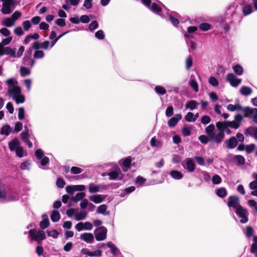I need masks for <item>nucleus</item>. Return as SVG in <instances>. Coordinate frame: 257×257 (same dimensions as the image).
Here are the masks:
<instances>
[{"instance_id": "obj_1", "label": "nucleus", "mask_w": 257, "mask_h": 257, "mask_svg": "<svg viewBox=\"0 0 257 257\" xmlns=\"http://www.w3.org/2000/svg\"><path fill=\"white\" fill-rule=\"evenodd\" d=\"M234 120L232 121L225 120L223 121H217L215 125L217 132H214L215 126L213 124H210L205 130V133L208 136L209 141L219 144L221 143L224 138V133L228 135L231 134V128L238 129L243 120V116L241 114L235 115Z\"/></svg>"}, {"instance_id": "obj_2", "label": "nucleus", "mask_w": 257, "mask_h": 257, "mask_svg": "<svg viewBox=\"0 0 257 257\" xmlns=\"http://www.w3.org/2000/svg\"><path fill=\"white\" fill-rule=\"evenodd\" d=\"M8 85L7 94L14 100L17 104L23 103L25 101V96L22 94L20 87L14 78H10L6 81Z\"/></svg>"}, {"instance_id": "obj_3", "label": "nucleus", "mask_w": 257, "mask_h": 257, "mask_svg": "<svg viewBox=\"0 0 257 257\" xmlns=\"http://www.w3.org/2000/svg\"><path fill=\"white\" fill-rule=\"evenodd\" d=\"M29 236L31 240L37 241L38 244H41L42 241L46 238L45 233L42 230L37 231L35 229H31L29 231Z\"/></svg>"}, {"instance_id": "obj_4", "label": "nucleus", "mask_w": 257, "mask_h": 257, "mask_svg": "<svg viewBox=\"0 0 257 257\" xmlns=\"http://www.w3.org/2000/svg\"><path fill=\"white\" fill-rule=\"evenodd\" d=\"M243 112L244 113V117H248L252 120L253 122L257 123V108L245 107Z\"/></svg>"}, {"instance_id": "obj_5", "label": "nucleus", "mask_w": 257, "mask_h": 257, "mask_svg": "<svg viewBox=\"0 0 257 257\" xmlns=\"http://www.w3.org/2000/svg\"><path fill=\"white\" fill-rule=\"evenodd\" d=\"M107 229L104 226H99L94 230L95 238L97 241H102L107 237Z\"/></svg>"}, {"instance_id": "obj_6", "label": "nucleus", "mask_w": 257, "mask_h": 257, "mask_svg": "<svg viewBox=\"0 0 257 257\" xmlns=\"http://www.w3.org/2000/svg\"><path fill=\"white\" fill-rule=\"evenodd\" d=\"M183 168L188 172H193L195 169V164L192 158H187L182 162Z\"/></svg>"}, {"instance_id": "obj_7", "label": "nucleus", "mask_w": 257, "mask_h": 257, "mask_svg": "<svg viewBox=\"0 0 257 257\" xmlns=\"http://www.w3.org/2000/svg\"><path fill=\"white\" fill-rule=\"evenodd\" d=\"M88 191L90 193H95L98 192H102L106 190L107 187L102 184H96L93 183H90L88 186Z\"/></svg>"}, {"instance_id": "obj_8", "label": "nucleus", "mask_w": 257, "mask_h": 257, "mask_svg": "<svg viewBox=\"0 0 257 257\" xmlns=\"http://www.w3.org/2000/svg\"><path fill=\"white\" fill-rule=\"evenodd\" d=\"M228 206L235 209H243L239 204V199L235 195L230 196L228 198Z\"/></svg>"}, {"instance_id": "obj_9", "label": "nucleus", "mask_w": 257, "mask_h": 257, "mask_svg": "<svg viewBox=\"0 0 257 257\" xmlns=\"http://www.w3.org/2000/svg\"><path fill=\"white\" fill-rule=\"evenodd\" d=\"M227 81H228L230 84L234 87L238 86L241 82V80L237 77L233 73H228L226 76Z\"/></svg>"}, {"instance_id": "obj_10", "label": "nucleus", "mask_w": 257, "mask_h": 257, "mask_svg": "<svg viewBox=\"0 0 257 257\" xmlns=\"http://www.w3.org/2000/svg\"><path fill=\"white\" fill-rule=\"evenodd\" d=\"M85 186L83 185H69L66 187V191L70 195L73 194L75 191H83L85 190Z\"/></svg>"}, {"instance_id": "obj_11", "label": "nucleus", "mask_w": 257, "mask_h": 257, "mask_svg": "<svg viewBox=\"0 0 257 257\" xmlns=\"http://www.w3.org/2000/svg\"><path fill=\"white\" fill-rule=\"evenodd\" d=\"M143 3L148 8H149L155 14H159L161 12L162 9L160 6H159L156 3H153L152 6L150 5L151 4V0H141Z\"/></svg>"}, {"instance_id": "obj_12", "label": "nucleus", "mask_w": 257, "mask_h": 257, "mask_svg": "<svg viewBox=\"0 0 257 257\" xmlns=\"http://www.w3.org/2000/svg\"><path fill=\"white\" fill-rule=\"evenodd\" d=\"M25 130L21 134L22 140L27 145L29 148L32 147V143L29 141V130L27 126H25Z\"/></svg>"}, {"instance_id": "obj_13", "label": "nucleus", "mask_w": 257, "mask_h": 257, "mask_svg": "<svg viewBox=\"0 0 257 257\" xmlns=\"http://www.w3.org/2000/svg\"><path fill=\"white\" fill-rule=\"evenodd\" d=\"M237 215L241 218L240 221L241 223H245L248 221L247 210H235Z\"/></svg>"}, {"instance_id": "obj_14", "label": "nucleus", "mask_w": 257, "mask_h": 257, "mask_svg": "<svg viewBox=\"0 0 257 257\" xmlns=\"http://www.w3.org/2000/svg\"><path fill=\"white\" fill-rule=\"evenodd\" d=\"M7 193L5 184L0 180V202L6 201Z\"/></svg>"}, {"instance_id": "obj_15", "label": "nucleus", "mask_w": 257, "mask_h": 257, "mask_svg": "<svg viewBox=\"0 0 257 257\" xmlns=\"http://www.w3.org/2000/svg\"><path fill=\"white\" fill-rule=\"evenodd\" d=\"M226 148L228 149L235 148L238 144V141L234 137H231L225 141Z\"/></svg>"}, {"instance_id": "obj_16", "label": "nucleus", "mask_w": 257, "mask_h": 257, "mask_svg": "<svg viewBox=\"0 0 257 257\" xmlns=\"http://www.w3.org/2000/svg\"><path fill=\"white\" fill-rule=\"evenodd\" d=\"M182 118L181 114H176L168 121V125L171 127H174Z\"/></svg>"}, {"instance_id": "obj_17", "label": "nucleus", "mask_w": 257, "mask_h": 257, "mask_svg": "<svg viewBox=\"0 0 257 257\" xmlns=\"http://www.w3.org/2000/svg\"><path fill=\"white\" fill-rule=\"evenodd\" d=\"M80 238L88 243H92L94 241V236L91 233H82L80 235Z\"/></svg>"}, {"instance_id": "obj_18", "label": "nucleus", "mask_w": 257, "mask_h": 257, "mask_svg": "<svg viewBox=\"0 0 257 257\" xmlns=\"http://www.w3.org/2000/svg\"><path fill=\"white\" fill-rule=\"evenodd\" d=\"M81 252L84 254L87 255L89 256H100L102 254V252L101 250L97 249L95 250L94 252H91L89 250V249L87 248H82L81 249Z\"/></svg>"}, {"instance_id": "obj_19", "label": "nucleus", "mask_w": 257, "mask_h": 257, "mask_svg": "<svg viewBox=\"0 0 257 257\" xmlns=\"http://www.w3.org/2000/svg\"><path fill=\"white\" fill-rule=\"evenodd\" d=\"M246 136H249L253 137L257 140V127H249L247 128L245 132Z\"/></svg>"}, {"instance_id": "obj_20", "label": "nucleus", "mask_w": 257, "mask_h": 257, "mask_svg": "<svg viewBox=\"0 0 257 257\" xmlns=\"http://www.w3.org/2000/svg\"><path fill=\"white\" fill-rule=\"evenodd\" d=\"M105 198L104 195L99 194L90 196L89 200L95 203H101Z\"/></svg>"}, {"instance_id": "obj_21", "label": "nucleus", "mask_w": 257, "mask_h": 257, "mask_svg": "<svg viewBox=\"0 0 257 257\" xmlns=\"http://www.w3.org/2000/svg\"><path fill=\"white\" fill-rule=\"evenodd\" d=\"M19 141L17 139H14L9 143V148L11 151L16 150V149L19 147Z\"/></svg>"}, {"instance_id": "obj_22", "label": "nucleus", "mask_w": 257, "mask_h": 257, "mask_svg": "<svg viewBox=\"0 0 257 257\" xmlns=\"http://www.w3.org/2000/svg\"><path fill=\"white\" fill-rule=\"evenodd\" d=\"M51 219L53 222H58L60 219V213L57 210H53L50 216Z\"/></svg>"}, {"instance_id": "obj_23", "label": "nucleus", "mask_w": 257, "mask_h": 257, "mask_svg": "<svg viewBox=\"0 0 257 257\" xmlns=\"http://www.w3.org/2000/svg\"><path fill=\"white\" fill-rule=\"evenodd\" d=\"M243 108L244 107L241 106L239 104H236L235 105L229 104L227 106V110L230 111H234L235 110H241L243 111Z\"/></svg>"}, {"instance_id": "obj_24", "label": "nucleus", "mask_w": 257, "mask_h": 257, "mask_svg": "<svg viewBox=\"0 0 257 257\" xmlns=\"http://www.w3.org/2000/svg\"><path fill=\"white\" fill-rule=\"evenodd\" d=\"M106 245L107 247L111 249V253L113 255L117 254L119 252V250L118 248L111 241L107 242Z\"/></svg>"}, {"instance_id": "obj_25", "label": "nucleus", "mask_w": 257, "mask_h": 257, "mask_svg": "<svg viewBox=\"0 0 257 257\" xmlns=\"http://www.w3.org/2000/svg\"><path fill=\"white\" fill-rule=\"evenodd\" d=\"M39 38V35L37 33H35L34 35H28L25 37L24 41V44L27 45L29 44L32 39L38 40Z\"/></svg>"}, {"instance_id": "obj_26", "label": "nucleus", "mask_w": 257, "mask_h": 257, "mask_svg": "<svg viewBox=\"0 0 257 257\" xmlns=\"http://www.w3.org/2000/svg\"><path fill=\"white\" fill-rule=\"evenodd\" d=\"M81 210V211L79 212H78V211H76V212L75 219L77 221L84 220L86 218V217L87 215V212L81 211L82 210Z\"/></svg>"}, {"instance_id": "obj_27", "label": "nucleus", "mask_w": 257, "mask_h": 257, "mask_svg": "<svg viewBox=\"0 0 257 257\" xmlns=\"http://www.w3.org/2000/svg\"><path fill=\"white\" fill-rule=\"evenodd\" d=\"M252 89L248 86H243L240 89V93L244 96H248L252 93Z\"/></svg>"}, {"instance_id": "obj_28", "label": "nucleus", "mask_w": 257, "mask_h": 257, "mask_svg": "<svg viewBox=\"0 0 257 257\" xmlns=\"http://www.w3.org/2000/svg\"><path fill=\"white\" fill-rule=\"evenodd\" d=\"M198 105V103L195 100H192L187 102L186 103V108L192 110L197 109Z\"/></svg>"}, {"instance_id": "obj_29", "label": "nucleus", "mask_w": 257, "mask_h": 257, "mask_svg": "<svg viewBox=\"0 0 257 257\" xmlns=\"http://www.w3.org/2000/svg\"><path fill=\"white\" fill-rule=\"evenodd\" d=\"M19 198V195L16 192L7 193V197L6 201H13L18 200Z\"/></svg>"}, {"instance_id": "obj_30", "label": "nucleus", "mask_w": 257, "mask_h": 257, "mask_svg": "<svg viewBox=\"0 0 257 257\" xmlns=\"http://www.w3.org/2000/svg\"><path fill=\"white\" fill-rule=\"evenodd\" d=\"M170 174L171 176L174 179L180 180L183 178L182 173L177 170H172L170 172Z\"/></svg>"}, {"instance_id": "obj_31", "label": "nucleus", "mask_w": 257, "mask_h": 257, "mask_svg": "<svg viewBox=\"0 0 257 257\" xmlns=\"http://www.w3.org/2000/svg\"><path fill=\"white\" fill-rule=\"evenodd\" d=\"M216 194L220 198H224L227 195V191L225 188L220 187L215 190Z\"/></svg>"}, {"instance_id": "obj_32", "label": "nucleus", "mask_w": 257, "mask_h": 257, "mask_svg": "<svg viewBox=\"0 0 257 257\" xmlns=\"http://www.w3.org/2000/svg\"><path fill=\"white\" fill-rule=\"evenodd\" d=\"M232 160L239 165H243L245 163V159L241 155H233Z\"/></svg>"}, {"instance_id": "obj_33", "label": "nucleus", "mask_w": 257, "mask_h": 257, "mask_svg": "<svg viewBox=\"0 0 257 257\" xmlns=\"http://www.w3.org/2000/svg\"><path fill=\"white\" fill-rule=\"evenodd\" d=\"M242 11L243 15L246 16L252 13L253 9L250 5H246L243 7Z\"/></svg>"}, {"instance_id": "obj_34", "label": "nucleus", "mask_w": 257, "mask_h": 257, "mask_svg": "<svg viewBox=\"0 0 257 257\" xmlns=\"http://www.w3.org/2000/svg\"><path fill=\"white\" fill-rule=\"evenodd\" d=\"M2 24L7 27H11L15 25V22L10 17H9L3 21Z\"/></svg>"}, {"instance_id": "obj_35", "label": "nucleus", "mask_w": 257, "mask_h": 257, "mask_svg": "<svg viewBox=\"0 0 257 257\" xmlns=\"http://www.w3.org/2000/svg\"><path fill=\"white\" fill-rule=\"evenodd\" d=\"M120 172V171L119 169H117L116 170L109 173L108 175L109 176L110 179L115 180L118 178V175Z\"/></svg>"}, {"instance_id": "obj_36", "label": "nucleus", "mask_w": 257, "mask_h": 257, "mask_svg": "<svg viewBox=\"0 0 257 257\" xmlns=\"http://www.w3.org/2000/svg\"><path fill=\"white\" fill-rule=\"evenodd\" d=\"M85 193L84 192L77 193L75 196L72 197V200L74 202H78L79 200H82L85 197Z\"/></svg>"}, {"instance_id": "obj_37", "label": "nucleus", "mask_w": 257, "mask_h": 257, "mask_svg": "<svg viewBox=\"0 0 257 257\" xmlns=\"http://www.w3.org/2000/svg\"><path fill=\"white\" fill-rule=\"evenodd\" d=\"M50 225V222L48 219H44L40 222L39 225L41 229L43 230L47 228Z\"/></svg>"}, {"instance_id": "obj_38", "label": "nucleus", "mask_w": 257, "mask_h": 257, "mask_svg": "<svg viewBox=\"0 0 257 257\" xmlns=\"http://www.w3.org/2000/svg\"><path fill=\"white\" fill-rule=\"evenodd\" d=\"M146 181V179L141 176H138L136 179L135 184L136 185H137V186L141 187L145 185Z\"/></svg>"}, {"instance_id": "obj_39", "label": "nucleus", "mask_w": 257, "mask_h": 257, "mask_svg": "<svg viewBox=\"0 0 257 257\" xmlns=\"http://www.w3.org/2000/svg\"><path fill=\"white\" fill-rule=\"evenodd\" d=\"M5 55H9L13 57H16V54L15 50L11 47H7L5 49Z\"/></svg>"}, {"instance_id": "obj_40", "label": "nucleus", "mask_w": 257, "mask_h": 257, "mask_svg": "<svg viewBox=\"0 0 257 257\" xmlns=\"http://www.w3.org/2000/svg\"><path fill=\"white\" fill-rule=\"evenodd\" d=\"M232 69L235 73L238 75H241L243 73V68L239 64L233 66Z\"/></svg>"}, {"instance_id": "obj_41", "label": "nucleus", "mask_w": 257, "mask_h": 257, "mask_svg": "<svg viewBox=\"0 0 257 257\" xmlns=\"http://www.w3.org/2000/svg\"><path fill=\"white\" fill-rule=\"evenodd\" d=\"M12 128L9 125H6L2 127L1 129V134L6 136L9 135L12 131Z\"/></svg>"}, {"instance_id": "obj_42", "label": "nucleus", "mask_w": 257, "mask_h": 257, "mask_svg": "<svg viewBox=\"0 0 257 257\" xmlns=\"http://www.w3.org/2000/svg\"><path fill=\"white\" fill-rule=\"evenodd\" d=\"M189 84L196 92L199 91L198 83L195 80L191 79L189 82Z\"/></svg>"}, {"instance_id": "obj_43", "label": "nucleus", "mask_w": 257, "mask_h": 257, "mask_svg": "<svg viewBox=\"0 0 257 257\" xmlns=\"http://www.w3.org/2000/svg\"><path fill=\"white\" fill-rule=\"evenodd\" d=\"M46 232L48 236H51L55 239L58 237L59 234L57 230L56 229H53L52 230H47Z\"/></svg>"}, {"instance_id": "obj_44", "label": "nucleus", "mask_w": 257, "mask_h": 257, "mask_svg": "<svg viewBox=\"0 0 257 257\" xmlns=\"http://www.w3.org/2000/svg\"><path fill=\"white\" fill-rule=\"evenodd\" d=\"M185 64L186 69L189 70L190 68L192 67L193 64V59L190 55L188 56L187 58H186Z\"/></svg>"}, {"instance_id": "obj_45", "label": "nucleus", "mask_w": 257, "mask_h": 257, "mask_svg": "<svg viewBox=\"0 0 257 257\" xmlns=\"http://www.w3.org/2000/svg\"><path fill=\"white\" fill-rule=\"evenodd\" d=\"M156 92L159 95H164L166 93V89L161 86H157L155 88Z\"/></svg>"}, {"instance_id": "obj_46", "label": "nucleus", "mask_w": 257, "mask_h": 257, "mask_svg": "<svg viewBox=\"0 0 257 257\" xmlns=\"http://www.w3.org/2000/svg\"><path fill=\"white\" fill-rule=\"evenodd\" d=\"M31 165V163L29 161H26L24 162H23L21 164V169L23 170H28L30 169V167Z\"/></svg>"}, {"instance_id": "obj_47", "label": "nucleus", "mask_w": 257, "mask_h": 257, "mask_svg": "<svg viewBox=\"0 0 257 257\" xmlns=\"http://www.w3.org/2000/svg\"><path fill=\"white\" fill-rule=\"evenodd\" d=\"M45 54L42 50H36L34 53V57L36 59H40L44 57Z\"/></svg>"}, {"instance_id": "obj_48", "label": "nucleus", "mask_w": 257, "mask_h": 257, "mask_svg": "<svg viewBox=\"0 0 257 257\" xmlns=\"http://www.w3.org/2000/svg\"><path fill=\"white\" fill-rule=\"evenodd\" d=\"M199 28L202 31H207L210 29L211 25L208 23H202L199 25Z\"/></svg>"}, {"instance_id": "obj_49", "label": "nucleus", "mask_w": 257, "mask_h": 257, "mask_svg": "<svg viewBox=\"0 0 257 257\" xmlns=\"http://www.w3.org/2000/svg\"><path fill=\"white\" fill-rule=\"evenodd\" d=\"M185 119L188 122H194V114L191 112H188L185 116Z\"/></svg>"}, {"instance_id": "obj_50", "label": "nucleus", "mask_w": 257, "mask_h": 257, "mask_svg": "<svg viewBox=\"0 0 257 257\" xmlns=\"http://www.w3.org/2000/svg\"><path fill=\"white\" fill-rule=\"evenodd\" d=\"M1 12L4 14H9L12 12L11 7L3 4V7L1 10Z\"/></svg>"}, {"instance_id": "obj_51", "label": "nucleus", "mask_w": 257, "mask_h": 257, "mask_svg": "<svg viewBox=\"0 0 257 257\" xmlns=\"http://www.w3.org/2000/svg\"><path fill=\"white\" fill-rule=\"evenodd\" d=\"M70 171L71 174L76 175L81 173L82 170L80 168L73 166L71 168Z\"/></svg>"}, {"instance_id": "obj_52", "label": "nucleus", "mask_w": 257, "mask_h": 257, "mask_svg": "<svg viewBox=\"0 0 257 257\" xmlns=\"http://www.w3.org/2000/svg\"><path fill=\"white\" fill-rule=\"evenodd\" d=\"M221 180H222L221 177L217 174L213 175L212 178V181L214 184H220L221 182Z\"/></svg>"}, {"instance_id": "obj_53", "label": "nucleus", "mask_w": 257, "mask_h": 257, "mask_svg": "<svg viewBox=\"0 0 257 257\" xmlns=\"http://www.w3.org/2000/svg\"><path fill=\"white\" fill-rule=\"evenodd\" d=\"M20 73L22 76H25L30 74V71L28 68L25 67H21L20 68Z\"/></svg>"}, {"instance_id": "obj_54", "label": "nucleus", "mask_w": 257, "mask_h": 257, "mask_svg": "<svg viewBox=\"0 0 257 257\" xmlns=\"http://www.w3.org/2000/svg\"><path fill=\"white\" fill-rule=\"evenodd\" d=\"M208 82L209 84L213 86H217L218 85V80L213 76H211L209 78Z\"/></svg>"}, {"instance_id": "obj_55", "label": "nucleus", "mask_w": 257, "mask_h": 257, "mask_svg": "<svg viewBox=\"0 0 257 257\" xmlns=\"http://www.w3.org/2000/svg\"><path fill=\"white\" fill-rule=\"evenodd\" d=\"M150 144L152 147H159L161 146V143L160 141L156 140L154 138H153L151 141H150Z\"/></svg>"}, {"instance_id": "obj_56", "label": "nucleus", "mask_w": 257, "mask_h": 257, "mask_svg": "<svg viewBox=\"0 0 257 257\" xmlns=\"http://www.w3.org/2000/svg\"><path fill=\"white\" fill-rule=\"evenodd\" d=\"M98 27V24L97 21H93L89 26V30L90 32H93L94 30Z\"/></svg>"}, {"instance_id": "obj_57", "label": "nucleus", "mask_w": 257, "mask_h": 257, "mask_svg": "<svg viewBox=\"0 0 257 257\" xmlns=\"http://www.w3.org/2000/svg\"><path fill=\"white\" fill-rule=\"evenodd\" d=\"M25 111L24 108L20 107L18 109V118L20 120H23L25 118Z\"/></svg>"}, {"instance_id": "obj_58", "label": "nucleus", "mask_w": 257, "mask_h": 257, "mask_svg": "<svg viewBox=\"0 0 257 257\" xmlns=\"http://www.w3.org/2000/svg\"><path fill=\"white\" fill-rule=\"evenodd\" d=\"M0 33L4 37H9L11 32L7 28H3L0 29Z\"/></svg>"}, {"instance_id": "obj_59", "label": "nucleus", "mask_w": 257, "mask_h": 257, "mask_svg": "<svg viewBox=\"0 0 257 257\" xmlns=\"http://www.w3.org/2000/svg\"><path fill=\"white\" fill-rule=\"evenodd\" d=\"M95 36L99 40H103L104 38L105 35L103 31L99 30L95 33Z\"/></svg>"}, {"instance_id": "obj_60", "label": "nucleus", "mask_w": 257, "mask_h": 257, "mask_svg": "<svg viewBox=\"0 0 257 257\" xmlns=\"http://www.w3.org/2000/svg\"><path fill=\"white\" fill-rule=\"evenodd\" d=\"M22 14L19 11H16L10 17L15 23L16 21L21 17Z\"/></svg>"}, {"instance_id": "obj_61", "label": "nucleus", "mask_w": 257, "mask_h": 257, "mask_svg": "<svg viewBox=\"0 0 257 257\" xmlns=\"http://www.w3.org/2000/svg\"><path fill=\"white\" fill-rule=\"evenodd\" d=\"M16 154L20 158H22L24 155V149L22 147H19L16 150Z\"/></svg>"}, {"instance_id": "obj_62", "label": "nucleus", "mask_w": 257, "mask_h": 257, "mask_svg": "<svg viewBox=\"0 0 257 257\" xmlns=\"http://www.w3.org/2000/svg\"><path fill=\"white\" fill-rule=\"evenodd\" d=\"M211 121V118L208 115H204L201 119V122L202 124H207Z\"/></svg>"}, {"instance_id": "obj_63", "label": "nucleus", "mask_w": 257, "mask_h": 257, "mask_svg": "<svg viewBox=\"0 0 257 257\" xmlns=\"http://www.w3.org/2000/svg\"><path fill=\"white\" fill-rule=\"evenodd\" d=\"M254 230L251 226H247L246 230V235L248 237L253 236Z\"/></svg>"}, {"instance_id": "obj_64", "label": "nucleus", "mask_w": 257, "mask_h": 257, "mask_svg": "<svg viewBox=\"0 0 257 257\" xmlns=\"http://www.w3.org/2000/svg\"><path fill=\"white\" fill-rule=\"evenodd\" d=\"M199 141L203 144H207L209 141L208 136L201 135L199 137Z\"/></svg>"}]
</instances>
